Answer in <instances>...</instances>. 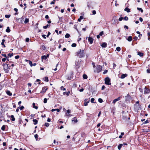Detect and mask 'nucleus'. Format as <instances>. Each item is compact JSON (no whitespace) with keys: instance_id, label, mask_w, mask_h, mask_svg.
<instances>
[{"instance_id":"20e7f679","label":"nucleus","mask_w":150,"mask_h":150,"mask_svg":"<svg viewBox=\"0 0 150 150\" xmlns=\"http://www.w3.org/2000/svg\"><path fill=\"white\" fill-rule=\"evenodd\" d=\"M3 65L4 66V69L5 72L6 73H8V64L3 63Z\"/></svg>"},{"instance_id":"2f4dec72","label":"nucleus","mask_w":150,"mask_h":150,"mask_svg":"<svg viewBox=\"0 0 150 150\" xmlns=\"http://www.w3.org/2000/svg\"><path fill=\"white\" fill-rule=\"evenodd\" d=\"M120 50H121V48H120V47H118L116 48V50L117 51L119 52L120 51Z\"/></svg>"},{"instance_id":"0eeeda50","label":"nucleus","mask_w":150,"mask_h":150,"mask_svg":"<svg viewBox=\"0 0 150 150\" xmlns=\"http://www.w3.org/2000/svg\"><path fill=\"white\" fill-rule=\"evenodd\" d=\"M49 57V54H47V56L44 55L42 56L41 57L42 59L45 60L47 59Z\"/></svg>"},{"instance_id":"ddd939ff","label":"nucleus","mask_w":150,"mask_h":150,"mask_svg":"<svg viewBox=\"0 0 150 150\" xmlns=\"http://www.w3.org/2000/svg\"><path fill=\"white\" fill-rule=\"evenodd\" d=\"M6 93L9 96H11L12 95V93L9 91L8 90L7 91H6Z\"/></svg>"},{"instance_id":"f03ea898","label":"nucleus","mask_w":150,"mask_h":150,"mask_svg":"<svg viewBox=\"0 0 150 150\" xmlns=\"http://www.w3.org/2000/svg\"><path fill=\"white\" fill-rule=\"evenodd\" d=\"M102 67L101 66L98 65L96 66V69L94 70V72L99 73L102 70Z\"/></svg>"},{"instance_id":"864d4df0","label":"nucleus","mask_w":150,"mask_h":150,"mask_svg":"<svg viewBox=\"0 0 150 150\" xmlns=\"http://www.w3.org/2000/svg\"><path fill=\"white\" fill-rule=\"evenodd\" d=\"M123 19V18L122 17H120L119 19V20L120 21H122Z\"/></svg>"},{"instance_id":"69168bd1","label":"nucleus","mask_w":150,"mask_h":150,"mask_svg":"<svg viewBox=\"0 0 150 150\" xmlns=\"http://www.w3.org/2000/svg\"><path fill=\"white\" fill-rule=\"evenodd\" d=\"M24 108V107L23 106H21V108H20V109L21 110H22L23 108Z\"/></svg>"},{"instance_id":"4c0bfd02","label":"nucleus","mask_w":150,"mask_h":150,"mask_svg":"<svg viewBox=\"0 0 150 150\" xmlns=\"http://www.w3.org/2000/svg\"><path fill=\"white\" fill-rule=\"evenodd\" d=\"M49 26V25L48 24H47V25H46L43 26V28L44 29H46L47 28V27H48Z\"/></svg>"},{"instance_id":"dca6fc26","label":"nucleus","mask_w":150,"mask_h":150,"mask_svg":"<svg viewBox=\"0 0 150 150\" xmlns=\"http://www.w3.org/2000/svg\"><path fill=\"white\" fill-rule=\"evenodd\" d=\"M33 108H35L36 109H37L38 108V106H35V104L34 103H33Z\"/></svg>"},{"instance_id":"f3484780","label":"nucleus","mask_w":150,"mask_h":150,"mask_svg":"<svg viewBox=\"0 0 150 150\" xmlns=\"http://www.w3.org/2000/svg\"><path fill=\"white\" fill-rule=\"evenodd\" d=\"M127 40L129 41V42L131 41L132 40V37L131 36H129L128 37Z\"/></svg>"},{"instance_id":"37998d69","label":"nucleus","mask_w":150,"mask_h":150,"mask_svg":"<svg viewBox=\"0 0 150 150\" xmlns=\"http://www.w3.org/2000/svg\"><path fill=\"white\" fill-rule=\"evenodd\" d=\"M61 89L63 91H65L66 90L65 88H64L63 86H61Z\"/></svg>"},{"instance_id":"de8ad7c7","label":"nucleus","mask_w":150,"mask_h":150,"mask_svg":"<svg viewBox=\"0 0 150 150\" xmlns=\"http://www.w3.org/2000/svg\"><path fill=\"white\" fill-rule=\"evenodd\" d=\"M95 99L94 98H92L91 99V102L92 103H93Z\"/></svg>"},{"instance_id":"c03bdc74","label":"nucleus","mask_w":150,"mask_h":150,"mask_svg":"<svg viewBox=\"0 0 150 150\" xmlns=\"http://www.w3.org/2000/svg\"><path fill=\"white\" fill-rule=\"evenodd\" d=\"M13 54L12 53L11 54H8V56L9 57H11L12 56H13Z\"/></svg>"},{"instance_id":"e433bc0d","label":"nucleus","mask_w":150,"mask_h":150,"mask_svg":"<svg viewBox=\"0 0 150 150\" xmlns=\"http://www.w3.org/2000/svg\"><path fill=\"white\" fill-rule=\"evenodd\" d=\"M89 102V101H88V102H85L84 103V105L85 106H87L88 105V103Z\"/></svg>"},{"instance_id":"f704fd0d","label":"nucleus","mask_w":150,"mask_h":150,"mask_svg":"<svg viewBox=\"0 0 150 150\" xmlns=\"http://www.w3.org/2000/svg\"><path fill=\"white\" fill-rule=\"evenodd\" d=\"M137 9L138 10L141 11L142 13L143 11V10L141 8H137Z\"/></svg>"},{"instance_id":"58836bf2","label":"nucleus","mask_w":150,"mask_h":150,"mask_svg":"<svg viewBox=\"0 0 150 150\" xmlns=\"http://www.w3.org/2000/svg\"><path fill=\"white\" fill-rule=\"evenodd\" d=\"M98 101L100 103H101L103 102V100L100 98H99Z\"/></svg>"},{"instance_id":"5fc2aeb1","label":"nucleus","mask_w":150,"mask_h":150,"mask_svg":"<svg viewBox=\"0 0 150 150\" xmlns=\"http://www.w3.org/2000/svg\"><path fill=\"white\" fill-rule=\"evenodd\" d=\"M15 58L16 59H18L19 58V55H17L16 56Z\"/></svg>"},{"instance_id":"2eb2a0df","label":"nucleus","mask_w":150,"mask_h":150,"mask_svg":"<svg viewBox=\"0 0 150 150\" xmlns=\"http://www.w3.org/2000/svg\"><path fill=\"white\" fill-rule=\"evenodd\" d=\"M101 46L103 47H105L107 46V44L105 42H104L101 45Z\"/></svg>"},{"instance_id":"bb28decb","label":"nucleus","mask_w":150,"mask_h":150,"mask_svg":"<svg viewBox=\"0 0 150 150\" xmlns=\"http://www.w3.org/2000/svg\"><path fill=\"white\" fill-rule=\"evenodd\" d=\"M44 80L45 81L48 82L49 81L48 78L47 77H45L44 78Z\"/></svg>"},{"instance_id":"412c9836","label":"nucleus","mask_w":150,"mask_h":150,"mask_svg":"<svg viewBox=\"0 0 150 150\" xmlns=\"http://www.w3.org/2000/svg\"><path fill=\"white\" fill-rule=\"evenodd\" d=\"M83 18V16H80V17L79 18L78 20V21L79 22H80L81 20Z\"/></svg>"},{"instance_id":"7c9ffc66","label":"nucleus","mask_w":150,"mask_h":150,"mask_svg":"<svg viewBox=\"0 0 150 150\" xmlns=\"http://www.w3.org/2000/svg\"><path fill=\"white\" fill-rule=\"evenodd\" d=\"M83 77L84 79H86L87 78V76L86 74H83Z\"/></svg>"},{"instance_id":"6ab92c4d","label":"nucleus","mask_w":150,"mask_h":150,"mask_svg":"<svg viewBox=\"0 0 150 150\" xmlns=\"http://www.w3.org/2000/svg\"><path fill=\"white\" fill-rule=\"evenodd\" d=\"M6 32L7 33H9L10 32V30L9 29V27H8L6 29Z\"/></svg>"},{"instance_id":"bf43d9fd","label":"nucleus","mask_w":150,"mask_h":150,"mask_svg":"<svg viewBox=\"0 0 150 150\" xmlns=\"http://www.w3.org/2000/svg\"><path fill=\"white\" fill-rule=\"evenodd\" d=\"M139 90L140 92H142V91H143L142 89L141 88H139Z\"/></svg>"},{"instance_id":"3c124183","label":"nucleus","mask_w":150,"mask_h":150,"mask_svg":"<svg viewBox=\"0 0 150 150\" xmlns=\"http://www.w3.org/2000/svg\"><path fill=\"white\" fill-rule=\"evenodd\" d=\"M45 125L46 127H48L49 125V124L48 123H45Z\"/></svg>"},{"instance_id":"a18cd8bd","label":"nucleus","mask_w":150,"mask_h":150,"mask_svg":"<svg viewBox=\"0 0 150 150\" xmlns=\"http://www.w3.org/2000/svg\"><path fill=\"white\" fill-rule=\"evenodd\" d=\"M47 99L46 98H45L44 99V103H46L47 102Z\"/></svg>"},{"instance_id":"a211bd4d","label":"nucleus","mask_w":150,"mask_h":150,"mask_svg":"<svg viewBox=\"0 0 150 150\" xmlns=\"http://www.w3.org/2000/svg\"><path fill=\"white\" fill-rule=\"evenodd\" d=\"M124 10L128 13L129 12H130V9L128 8H125V9Z\"/></svg>"},{"instance_id":"4be33fe9","label":"nucleus","mask_w":150,"mask_h":150,"mask_svg":"<svg viewBox=\"0 0 150 150\" xmlns=\"http://www.w3.org/2000/svg\"><path fill=\"white\" fill-rule=\"evenodd\" d=\"M122 144H120L118 146V149L119 150L122 147Z\"/></svg>"},{"instance_id":"774afa93","label":"nucleus","mask_w":150,"mask_h":150,"mask_svg":"<svg viewBox=\"0 0 150 150\" xmlns=\"http://www.w3.org/2000/svg\"><path fill=\"white\" fill-rule=\"evenodd\" d=\"M113 68L114 69H115V67H116V65L114 63H113Z\"/></svg>"},{"instance_id":"7ed1b4c3","label":"nucleus","mask_w":150,"mask_h":150,"mask_svg":"<svg viewBox=\"0 0 150 150\" xmlns=\"http://www.w3.org/2000/svg\"><path fill=\"white\" fill-rule=\"evenodd\" d=\"M105 83L107 85H111L110 79L108 77H107L105 78Z\"/></svg>"},{"instance_id":"680f3d73","label":"nucleus","mask_w":150,"mask_h":150,"mask_svg":"<svg viewBox=\"0 0 150 150\" xmlns=\"http://www.w3.org/2000/svg\"><path fill=\"white\" fill-rule=\"evenodd\" d=\"M124 28H126L127 29H128V27L126 25H125L124 26Z\"/></svg>"},{"instance_id":"f8f14e48","label":"nucleus","mask_w":150,"mask_h":150,"mask_svg":"<svg viewBox=\"0 0 150 150\" xmlns=\"http://www.w3.org/2000/svg\"><path fill=\"white\" fill-rule=\"evenodd\" d=\"M127 74H122L121 77V78L123 79L127 77Z\"/></svg>"},{"instance_id":"09e8293b","label":"nucleus","mask_w":150,"mask_h":150,"mask_svg":"<svg viewBox=\"0 0 150 150\" xmlns=\"http://www.w3.org/2000/svg\"><path fill=\"white\" fill-rule=\"evenodd\" d=\"M108 71V70H105L103 72V74H106L107 73Z\"/></svg>"},{"instance_id":"72a5a7b5","label":"nucleus","mask_w":150,"mask_h":150,"mask_svg":"<svg viewBox=\"0 0 150 150\" xmlns=\"http://www.w3.org/2000/svg\"><path fill=\"white\" fill-rule=\"evenodd\" d=\"M5 125H3L1 127V129L2 130H5Z\"/></svg>"},{"instance_id":"603ef678","label":"nucleus","mask_w":150,"mask_h":150,"mask_svg":"<svg viewBox=\"0 0 150 150\" xmlns=\"http://www.w3.org/2000/svg\"><path fill=\"white\" fill-rule=\"evenodd\" d=\"M92 13H93V15H95V14H96V11L95 10L93 11Z\"/></svg>"},{"instance_id":"a878e982","label":"nucleus","mask_w":150,"mask_h":150,"mask_svg":"<svg viewBox=\"0 0 150 150\" xmlns=\"http://www.w3.org/2000/svg\"><path fill=\"white\" fill-rule=\"evenodd\" d=\"M137 54L139 55L140 57H142L143 55V54L142 53H141L140 52H138V53Z\"/></svg>"},{"instance_id":"338daca9","label":"nucleus","mask_w":150,"mask_h":150,"mask_svg":"<svg viewBox=\"0 0 150 150\" xmlns=\"http://www.w3.org/2000/svg\"><path fill=\"white\" fill-rule=\"evenodd\" d=\"M146 72L147 73H150V70L149 69H147L146 70Z\"/></svg>"},{"instance_id":"cd10ccee","label":"nucleus","mask_w":150,"mask_h":150,"mask_svg":"<svg viewBox=\"0 0 150 150\" xmlns=\"http://www.w3.org/2000/svg\"><path fill=\"white\" fill-rule=\"evenodd\" d=\"M33 121L34 122V124L36 125L38 123V121L36 119H34L33 120Z\"/></svg>"},{"instance_id":"4468645a","label":"nucleus","mask_w":150,"mask_h":150,"mask_svg":"<svg viewBox=\"0 0 150 150\" xmlns=\"http://www.w3.org/2000/svg\"><path fill=\"white\" fill-rule=\"evenodd\" d=\"M70 91H69L68 92H64L63 93V94L64 95H66L67 96H69V94L70 93Z\"/></svg>"},{"instance_id":"ea45409f","label":"nucleus","mask_w":150,"mask_h":150,"mask_svg":"<svg viewBox=\"0 0 150 150\" xmlns=\"http://www.w3.org/2000/svg\"><path fill=\"white\" fill-rule=\"evenodd\" d=\"M29 63L31 67L33 66L32 62L30 61H29Z\"/></svg>"},{"instance_id":"aec40b11","label":"nucleus","mask_w":150,"mask_h":150,"mask_svg":"<svg viewBox=\"0 0 150 150\" xmlns=\"http://www.w3.org/2000/svg\"><path fill=\"white\" fill-rule=\"evenodd\" d=\"M57 111V112H59V109H52V110H51V111L52 112H53V111Z\"/></svg>"},{"instance_id":"c85d7f7f","label":"nucleus","mask_w":150,"mask_h":150,"mask_svg":"<svg viewBox=\"0 0 150 150\" xmlns=\"http://www.w3.org/2000/svg\"><path fill=\"white\" fill-rule=\"evenodd\" d=\"M41 48L43 50H45L46 49V47L44 45H41Z\"/></svg>"},{"instance_id":"6e6d98bb","label":"nucleus","mask_w":150,"mask_h":150,"mask_svg":"<svg viewBox=\"0 0 150 150\" xmlns=\"http://www.w3.org/2000/svg\"><path fill=\"white\" fill-rule=\"evenodd\" d=\"M42 36L44 39H46V35H42Z\"/></svg>"},{"instance_id":"49530a36","label":"nucleus","mask_w":150,"mask_h":150,"mask_svg":"<svg viewBox=\"0 0 150 150\" xmlns=\"http://www.w3.org/2000/svg\"><path fill=\"white\" fill-rule=\"evenodd\" d=\"M103 34V31H101L100 32L99 35L100 36H101Z\"/></svg>"},{"instance_id":"e2e57ef3","label":"nucleus","mask_w":150,"mask_h":150,"mask_svg":"<svg viewBox=\"0 0 150 150\" xmlns=\"http://www.w3.org/2000/svg\"><path fill=\"white\" fill-rule=\"evenodd\" d=\"M51 34V33L50 32H48V34L47 35V37H48L49 35H50Z\"/></svg>"},{"instance_id":"39448f33","label":"nucleus","mask_w":150,"mask_h":150,"mask_svg":"<svg viewBox=\"0 0 150 150\" xmlns=\"http://www.w3.org/2000/svg\"><path fill=\"white\" fill-rule=\"evenodd\" d=\"M144 94H146L149 93L150 92V90L147 87H145L144 89Z\"/></svg>"},{"instance_id":"79ce46f5","label":"nucleus","mask_w":150,"mask_h":150,"mask_svg":"<svg viewBox=\"0 0 150 150\" xmlns=\"http://www.w3.org/2000/svg\"><path fill=\"white\" fill-rule=\"evenodd\" d=\"M76 46V43H73L71 45V46L73 47H75Z\"/></svg>"},{"instance_id":"9d476101","label":"nucleus","mask_w":150,"mask_h":150,"mask_svg":"<svg viewBox=\"0 0 150 150\" xmlns=\"http://www.w3.org/2000/svg\"><path fill=\"white\" fill-rule=\"evenodd\" d=\"M18 20L20 23H23L24 20V18H23V17L21 18H19L18 19Z\"/></svg>"},{"instance_id":"a19ab883","label":"nucleus","mask_w":150,"mask_h":150,"mask_svg":"<svg viewBox=\"0 0 150 150\" xmlns=\"http://www.w3.org/2000/svg\"><path fill=\"white\" fill-rule=\"evenodd\" d=\"M35 137L36 139V140H38V135L37 134H36L35 135Z\"/></svg>"},{"instance_id":"393cba45","label":"nucleus","mask_w":150,"mask_h":150,"mask_svg":"<svg viewBox=\"0 0 150 150\" xmlns=\"http://www.w3.org/2000/svg\"><path fill=\"white\" fill-rule=\"evenodd\" d=\"M4 85L2 83H0V90H1L4 87Z\"/></svg>"},{"instance_id":"c756f323","label":"nucleus","mask_w":150,"mask_h":150,"mask_svg":"<svg viewBox=\"0 0 150 150\" xmlns=\"http://www.w3.org/2000/svg\"><path fill=\"white\" fill-rule=\"evenodd\" d=\"M29 22V19L28 18H26L25 19V21L24 22L25 23H26L28 22Z\"/></svg>"},{"instance_id":"052dcab7","label":"nucleus","mask_w":150,"mask_h":150,"mask_svg":"<svg viewBox=\"0 0 150 150\" xmlns=\"http://www.w3.org/2000/svg\"><path fill=\"white\" fill-rule=\"evenodd\" d=\"M105 88V86L104 85L102 87L101 89L102 90H104Z\"/></svg>"},{"instance_id":"0e129e2a","label":"nucleus","mask_w":150,"mask_h":150,"mask_svg":"<svg viewBox=\"0 0 150 150\" xmlns=\"http://www.w3.org/2000/svg\"><path fill=\"white\" fill-rule=\"evenodd\" d=\"M139 20L141 22H142L143 19L142 18H141V17L139 18Z\"/></svg>"},{"instance_id":"b1692460","label":"nucleus","mask_w":150,"mask_h":150,"mask_svg":"<svg viewBox=\"0 0 150 150\" xmlns=\"http://www.w3.org/2000/svg\"><path fill=\"white\" fill-rule=\"evenodd\" d=\"M11 120L12 121H14L15 120V118L13 115H11Z\"/></svg>"},{"instance_id":"9b49d317","label":"nucleus","mask_w":150,"mask_h":150,"mask_svg":"<svg viewBox=\"0 0 150 150\" xmlns=\"http://www.w3.org/2000/svg\"><path fill=\"white\" fill-rule=\"evenodd\" d=\"M72 122H74V123H76L78 121L76 117H74L72 119Z\"/></svg>"},{"instance_id":"4d7b16f0","label":"nucleus","mask_w":150,"mask_h":150,"mask_svg":"<svg viewBox=\"0 0 150 150\" xmlns=\"http://www.w3.org/2000/svg\"><path fill=\"white\" fill-rule=\"evenodd\" d=\"M2 55L3 56H4V57H5V58H7V56H6V54H2Z\"/></svg>"},{"instance_id":"423d86ee","label":"nucleus","mask_w":150,"mask_h":150,"mask_svg":"<svg viewBox=\"0 0 150 150\" xmlns=\"http://www.w3.org/2000/svg\"><path fill=\"white\" fill-rule=\"evenodd\" d=\"M48 87L47 86H45L43 87L42 88V90L41 91V93H45Z\"/></svg>"},{"instance_id":"c9c22d12","label":"nucleus","mask_w":150,"mask_h":150,"mask_svg":"<svg viewBox=\"0 0 150 150\" xmlns=\"http://www.w3.org/2000/svg\"><path fill=\"white\" fill-rule=\"evenodd\" d=\"M11 16L10 15H5V17L6 18H9Z\"/></svg>"},{"instance_id":"13d9d810","label":"nucleus","mask_w":150,"mask_h":150,"mask_svg":"<svg viewBox=\"0 0 150 150\" xmlns=\"http://www.w3.org/2000/svg\"><path fill=\"white\" fill-rule=\"evenodd\" d=\"M6 58H3L2 59V61L4 62H5L6 60Z\"/></svg>"},{"instance_id":"5701e85b","label":"nucleus","mask_w":150,"mask_h":150,"mask_svg":"<svg viewBox=\"0 0 150 150\" xmlns=\"http://www.w3.org/2000/svg\"><path fill=\"white\" fill-rule=\"evenodd\" d=\"M70 36V35L69 34L67 33L65 35V38H68Z\"/></svg>"},{"instance_id":"473e14b6","label":"nucleus","mask_w":150,"mask_h":150,"mask_svg":"<svg viewBox=\"0 0 150 150\" xmlns=\"http://www.w3.org/2000/svg\"><path fill=\"white\" fill-rule=\"evenodd\" d=\"M123 19L125 21H127L128 19V18L127 16H125L124 18H123Z\"/></svg>"},{"instance_id":"1a4fd4ad","label":"nucleus","mask_w":150,"mask_h":150,"mask_svg":"<svg viewBox=\"0 0 150 150\" xmlns=\"http://www.w3.org/2000/svg\"><path fill=\"white\" fill-rule=\"evenodd\" d=\"M93 39L92 38L89 37L88 38V40L90 44H91L93 43Z\"/></svg>"},{"instance_id":"8fccbe9b","label":"nucleus","mask_w":150,"mask_h":150,"mask_svg":"<svg viewBox=\"0 0 150 150\" xmlns=\"http://www.w3.org/2000/svg\"><path fill=\"white\" fill-rule=\"evenodd\" d=\"M30 39L28 38H26L25 39V41L26 42H29V41Z\"/></svg>"},{"instance_id":"6e6552de","label":"nucleus","mask_w":150,"mask_h":150,"mask_svg":"<svg viewBox=\"0 0 150 150\" xmlns=\"http://www.w3.org/2000/svg\"><path fill=\"white\" fill-rule=\"evenodd\" d=\"M120 97H118V98H117L116 99H114L113 102H112V103H114V104H115V103L117 101H119V100H120Z\"/></svg>"},{"instance_id":"f257e3e1","label":"nucleus","mask_w":150,"mask_h":150,"mask_svg":"<svg viewBox=\"0 0 150 150\" xmlns=\"http://www.w3.org/2000/svg\"><path fill=\"white\" fill-rule=\"evenodd\" d=\"M76 53L78 56L80 57H82L84 56V50H80L78 51Z\"/></svg>"}]
</instances>
